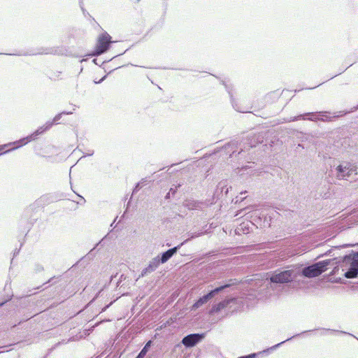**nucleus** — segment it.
Returning a JSON list of instances; mask_svg holds the SVG:
<instances>
[{"instance_id":"obj_24","label":"nucleus","mask_w":358,"mask_h":358,"mask_svg":"<svg viewBox=\"0 0 358 358\" xmlns=\"http://www.w3.org/2000/svg\"><path fill=\"white\" fill-rule=\"evenodd\" d=\"M177 190H178V187H171L169 192L166 194V195L165 196V199L168 200L169 199L171 196H174L175 194H176L177 192Z\"/></svg>"},{"instance_id":"obj_18","label":"nucleus","mask_w":358,"mask_h":358,"mask_svg":"<svg viewBox=\"0 0 358 358\" xmlns=\"http://www.w3.org/2000/svg\"><path fill=\"white\" fill-rule=\"evenodd\" d=\"M152 345V341H148L143 348L141 349L140 352L138 354V355L136 357V358H144L148 352L150 350L151 346Z\"/></svg>"},{"instance_id":"obj_36","label":"nucleus","mask_w":358,"mask_h":358,"mask_svg":"<svg viewBox=\"0 0 358 358\" xmlns=\"http://www.w3.org/2000/svg\"><path fill=\"white\" fill-rule=\"evenodd\" d=\"M120 355H119L117 353L114 355V358H120Z\"/></svg>"},{"instance_id":"obj_26","label":"nucleus","mask_w":358,"mask_h":358,"mask_svg":"<svg viewBox=\"0 0 358 358\" xmlns=\"http://www.w3.org/2000/svg\"><path fill=\"white\" fill-rule=\"evenodd\" d=\"M143 187V182H138L136 184L135 187H134L133 189V192L132 194H134L136 193H137L140 189H141Z\"/></svg>"},{"instance_id":"obj_21","label":"nucleus","mask_w":358,"mask_h":358,"mask_svg":"<svg viewBox=\"0 0 358 358\" xmlns=\"http://www.w3.org/2000/svg\"><path fill=\"white\" fill-rule=\"evenodd\" d=\"M55 198L50 194L43 195L38 201L39 203H50L52 202Z\"/></svg>"},{"instance_id":"obj_11","label":"nucleus","mask_w":358,"mask_h":358,"mask_svg":"<svg viewBox=\"0 0 358 358\" xmlns=\"http://www.w3.org/2000/svg\"><path fill=\"white\" fill-rule=\"evenodd\" d=\"M187 241V240L185 241L183 243L175 246L173 248H169V250L159 253L156 257L159 260L161 264H165L170 259H171L179 250L181 246Z\"/></svg>"},{"instance_id":"obj_19","label":"nucleus","mask_w":358,"mask_h":358,"mask_svg":"<svg viewBox=\"0 0 358 358\" xmlns=\"http://www.w3.org/2000/svg\"><path fill=\"white\" fill-rule=\"evenodd\" d=\"M336 259V257L334 258V259H325V260H323V261H320V262H316L318 267L322 270V273L324 271H325L327 268H328V266L331 264V263L335 260Z\"/></svg>"},{"instance_id":"obj_42","label":"nucleus","mask_w":358,"mask_h":358,"mask_svg":"<svg viewBox=\"0 0 358 358\" xmlns=\"http://www.w3.org/2000/svg\"><path fill=\"white\" fill-rule=\"evenodd\" d=\"M357 245H358V243H357Z\"/></svg>"},{"instance_id":"obj_10","label":"nucleus","mask_w":358,"mask_h":358,"mask_svg":"<svg viewBox=\"0 0 358 358\" xmlns=\"http://www.w3.org/2000/svg\"><path fill=\"white\" fill-rule=\"evenodd\" d=\"M205 336V333L189 334L182 338L181 343L186 348H192L201 342L204 339Z\"/></svg>"},{"instance_id":"obj_15","label":"nucleus","mask_w":358,"mask_h":358,"mask_svg":"<svg viewBox=\"0 0 358 358\" xmlns=\"http://www.w3.org/2000/svg\"><path fill=\"white\" fill-rule=\"evenodd\" d=\"M41 53L60 55L64 54V50L59 47L46 48H42Z\"/></svg>"},{"instance_id":"obj_1","label":"nucleus","mask_w":358,"mask_h":358,"mask_svg":"<svg viewBox=\"0 0 358 358\" xmlns=\"http://www.w3.org/2000/svg\"><path fill=\"white\" fill-rule=\"evenodd\" d=\"M53 125V122H50L48 121L45 123V125L38 127L34 133L27 136L22 138L18 141L9 143L8 144H4L0 145V155L7 153L10 151L15 150L17 148H20L31 141L34 140L38 135L43 134L46 131L49 130Z\"/></svg>"},{"instance_id":"obj_7","label":"nucleus","mask_w":358,"mask_h":358,"mask_svg":"<svg viewBox=\"0 0 358 358\" xmlns=\"http://www.w3.org/2000/svg\"><path fill=\"white\" fill-rule=\"evenodd\" d=\"M318 329H315V330H317ZM315 331V329H314ZM310 331H313V330H307V331H302L301 333L300 334H296L288 338H287L286 340L279 343H277L264 350H262L261 352H259L257 353H251V354H249V355H243V356H240L238 357V358H257L259 355H264V354H268L270 353L271 352H273L275 350H276L277 348H278L280 346H281L282 344H284L285 343L287 342V341H291L292 339L294 338H296L302 334H306L308 332H310Z\"/></svg>"},{"instance_id":"obj_8","label":"nucleus","mask_w":358,"mask_h":358,"mask_svg":"<svg viewBox=\"0 0 358 358\" xmlns=\"http://www.w3.org/2000/svg\"><path fill=\"white\" fill-rule=\"evenodd\" d=\"M295 269L297 271L298 279L302 277L313 278L322 273V270L318 267L317 263Z\"/></svg>"},{"instance_id":"obj_3","label":"nucleus","mask_w":358,"mask_h":358,"mask_svg":"<svg viewBox=\"0 0 358 358\" xmlns=\"http://www.w3.org/2000/svg\"><path fill=\"white\" fill-rule=\"evenodd\" d=\"M346 110L339 111L338 115H334L331 116V112L329 111H319V112H310V113H305L303 114H300L299 115L291 117L288 122H294L299 120H308L310 121H323V122H331L334 120L336 118L341 117L343 112Z\"/></svg>"},{"instance_id":"obj_9","label":"nucleus","mask_w":358,"mask_h":358,"mask_svg":"<svg viewBox=\"0 0 358 358\" xmlns=\"http://www.w3.org/2000/svg\"><path fill=\"white\" fill-rule=\"evenodd\" d=\"M111 43V36L108 33L101 34L99 36L94 55H101L106 52L110 49Z\"/></svg>"},{"instance_id":"obj_12","label":"nucleus","mask_w":358,"mask_h":358,"mask_svg":"<svg viewBox=\"0 0 358 358\" xmlns=\"http://www.w3.org/2000/svg\"><path fill=\"white\" fill-rule=\"evenodd\" d=\"M264 136L261 134L248 135L246 138V141L244 142V145H247L249 148H254L257 145L263 142Z\"/></svg>"},{"instance_id":"obj_20","label":"nucleus","mask_w":358,"mask_h":358,"mask_svg":"<svg viewBox=\"0 0 358 358\" xmlns=\"http://www.w3.org/2000/svg\"><path fill=\"white\" fill-rule=\"evenodd\" d=\"M321 330L322 331L321 332V335L323 336L325 334V332H327V331H329V332H331V333H338V334H348V335H350L355 338L357 339V338L354 336L353 334H350V333H348L346 331H341V330H336V329H327V328H322L321 329Z\"/></svg>"},{"instance_id":"obj_2","label":"nucleus","mask_w":358,"mask_h":358,"mask_svg":"<svg viewBox=\"0 0 358 358\" xmlns=\"http://www.w3.org/2000/svg\"><path fill=\"white\" fill-rule=\"evenodd\" d=\"M343 275L346 278H355L358 276V252L353 250L343 257L341 263Z\"/></svg>"},{"instance_id":"obj_32","label":"nucleus","mask_w":358,"mask_h":358,"mask_svg":"<svg viewBox=\"0 0 358 358\" xmlns=\"http://www.w3.org/2000/svg\"><path fill=\"white\" fill-rule=\"evenodd\" d=\"M94 155V150H89L86 155L87 156H92Z\"/></svg>"},{"instance_id":"obj_33","label":"nucleus","mask_w":358,"mask_h":358,"mask_svg":"<svg viewBox=\"0 0 358 358\" xmlns=\"http://www.w3.org/2000/svg\"><path fill=\"white\" fill-rule=\"evenodd\" d=\"M106 76H103L99 81L98 82H95L96 83H101L105 78H106Z\"/></svg>"},{"instance_id":"obj_5","label":"nucleus","mask_w":358,"mask_h":358,"mask_svg":"<svg viewBox=\"0 0 358 358\" xmlns=\"http://www.w3.org/2000/svg\"><path fill=\"white\" fill-rule=\"evenodd\" d=\"M231 286L229 283H224L223 285H219L214 289L208 291L206 294L201 296L199 299H197L191 307V310H195L202 306L206 304L208 301H210L213 298H214L216 295L220 293L224 292L227 288H229Z\"/></svg>"},{"instance_id":"obj_28","label":"nucleus","mask_w":358,"mask_h":358,"mask_svg":"<svg viewBox=\"0 0 358 358\" xmlns=\"http://www.w3.org/2000/svg\"><path fill=\"white\" fill-rule=\"evenodd\" d=\"M357 110H358V104L356 106L352 107L350 110L343 112V113L341 115H345L347 114L353 113L354 111H355Z\"/></svg>"},{"instance_id":"obj_17","label":"nucleus","mask_w":358,"mask_h":358,"mask_svg":"<svg viewBox=\"0 0 358 358\" xmlns=\"http://www.w3.org/2000/svg\"><path fill=\"white\" fill-rule=\"evenodd\" d=\"M183 205L189 210H194L200 207L201 203L195 200H186L184 201Z\"/></svg>"},{"instance_id":"obj_37","label":"nucleus","mask_w":358,"mask_h":358,"mask_svg":"<svg viewBox=\"0 0 358 358\" xmlns=\"http://www.w3.org/2000/svg\"><path fill=\"white\" fill-rule=\"evenodd\" d=\"M243 151L242 148H240V151H238V155H240Z\"/></svg>"},{"instance_id":"obj_38","label":"nucleus","mask_w":358,"mask_h":358,"mask_svg":"<svg viewBox=\"0 0 358 358\" xmlns=\"http://www.w3.org/2000/svg\"><path fill=\"white\" fill-rule=\"evenodd\" d=\"M309 249L308 248H305L304 249L302 250L301 252H306V250H308Z\"/></svg>"},{"instance_id":"obj_30","label":"nucleus","mask_w":358,"mask_h":358,"mask_svg":"<svg viewBox=\"0 0 358 358\" xmlns=\"http://www.w3.org/2000/svg\"><path fill=\"white\" fill-rule=\"evenodd\" d=\"M331 250H329L327 252H325L324 254H322V255H319L317 257H322L324 255H330L331 254Z\"/></svg>"},{"instance_id":"obj_13","label":"nucleus","mask_w":358,"mask_h":358,"mask_svg":"<svg viewBox=\"0 0 358 358\" xmlns=\"http://www.w3.org/2000/svg\"><path fill=\"white\" fill-rule=\"evenodd\" d=\"M160 264L161 263L159 262V260L155 257L150 262L148 266L146 268H145L144 269H143V271L141 272V275L145 276L147 274L155 271L157 268V267L159 266Z\"/></svg>"},{"instance_id":"obj_14","label":"nucleus","mask_w":358,"mask_h":358,"mask_svg":"<svg viewBox=\"0 0 358 358\" xmlns=\"http://www.w3.org/2000/svg\"><path fill=\"white\" fill-rule=\"evenodd\" d=\"M222 84L224 86L226 90L227 91L228 94H229V96H230V99H231V105L234 108V110H236V111L238 112H240V113H244V110H241L238 106V103H236V101L234 100V99L233 98V95L231 92V88L229 86H228L226 83L225 81L224 80H222L221 81Z\"/></svg>"},{"instance_id":"obj_35","label":"nucleus","mask_w":358,"mask_h":358,"mask_svg":"<svg viewBox=\"0 0 358 358\" xmlns=\"http://www.w3.org/2000/svg\"><path fill=\"white\" fill-rule=\"evenodd\" d=\"M6 302V301H3L2 302H0V307L3 306Z\"/></svg>"},{"instance_id":"obj_23","label":"nucleus","mask_w":358,"mask_h":358,"mask_svg":"<svg viewBox=\"0 0 358 358\" xmlns=\"http://www.w3.org/2000/svg\"><path fill=\"white\" fill-rule=\"evenodd\" d=\"M223 308H224V306L221 303H217V304H214L212 306V308H211V309L210 310V314H213V313H218Z\"/></svg>"},{"instance_id":"obj_34","label":"nucleus","mask_w":358,"mask_h":358,"mask_svg":"<svg viewBox=\"0 0 358 358\" xmlns=\"http://www.w3.org/2000/svg\"><path fill=\"white\" fill-rule=\"evenodd\" d=\"M77 195L81 199V200L83 201V203H85V198L83 196H82L81 195L78 194H77Z\"/></svg>"},{"instance_id":"obj_29","label":"nucleus","mask_w":358,"mask_h":358,"mask_svg":"<svg viewBox=\"0 0 358 358\" xmlns=\"http://www.w3.org/2000/svg\"><path fill=\"white\" fill-rule=\"evenodd\" d=\"M354 245H355L354 244H349V245H340V246H335V247H333V248H335V249H338V248H341L352 247Z\"/></svg>"},{"instance_id":"obj_39","label":"nucleus","mask_w":358,"mask_h":358,"mask_svg":"<svg viewBox=\"0 0 358 358\" xmlns=\"http://www.w3.org/2000/svg\"><path fill=\"white\" fill-rule=\"evenodd\" d=\"M325 245H321V244H317L316 246L318 247V246H324Z\"/></svg>"},{"instance_id":"obj_22","label":"nucleus","mask_w":358,"mask_h":358,"mask_svg":"<svg viewBox=\"0 0 358 358\" xmlns=\"http://www.w3.org/2000/svg\"><path fill=\"white\" fill-rule=\"evenodd\" d=\"M73 113L72 111H66V110H64L58 114H57L52 121L51 122H53V124H58V121L62 118V115H71Z\"/></svg>"},{"instance_id":"obj_27","label":"nucleus","mask_w":358,"mask_h":358,"mask_svg":"<svg viewBox=\"0 0 358 358\" xmlns=\"http://www.w3.org/2000/svg\"><path fill=\"white\" fill-rule=\"evenodd\" d=\"M44 270V268L43 266L41 265V264H36L34 266V271L36 272V273H39V272H41Z\"/></svg>"},{"instance_id":"obj_4","label":"nucleus","mask_w":358,"mask_h":358,"mask_svg":"<svg viewBox=\"0 0 358 358\" xmlns=\"http://www.w3.org/2000/svg\"><path fill=\"white\" fill-rule=\"evenodd\" d=\"M271 282L287 284L292 281H299L296 269L277 270L270 277Z\"/></svg>"},{"instance_id":"obj_40","label":"nucleus","mask_w":358,"mask_h":358,"mask_svg":"<svg viewBox=\"0 0 358 358\" xmlns=\"http://www.w3.org/2000/svg\"><path fill=\"white\" fill-rule=\"evenodd\" d=\"M316 87H317V86H315V87H309L308 89H310H310H315Z\"/></svg>"},{"instance_id":"obj_6","label":"nucleus","mask_w":358,"mask_h":358,"mask_svg":"<svg viewBox=\"0 0 358 358\" xmlns=\"http://www.w3.org/2000/svg\"><path fill=\"white\" fill-rule=\"evenodd\" d=\"M337 178L339 180H348L353 174L357 175L356 168L348 162H342L336 169Z\"/></svg>"},{"instance_id":"obj_31","label":"nucleus","mask_w":358,"mask_h":358,"mask_svg":"<svg viewBox=\"0 0 358 358\" xmlns=\"http://www.w3.org/2000/svg\"><path fill=\"white\" fill-rule=\"evenodd\" d=\"M20 250V248L15 249V250L14 251V253H13V257H16L19 254Z\"/></svg>"},{"instance_id":"obj_41","label":"nucleus","mask_w":358,"mask_h":358,"mask_svg":"<svg viewBox=\"0 0 358 358\" xmlns=\"http://www.w3.org/2000/svg\"><path fill=\"white\" fill-rule=\"evenodd\" d=\"M109 306H110V304H109L107 307L104 308L103 310H106V308H107Z\"/></svg>"},{"instance_id":"obj_16","label":"nucleus","mask_w":358,"mask_h":358,"mask_svg":"<svg viewBox=\"0 0 358 358\" xmlns=\"http://www.w3.org/2000/svg\"><path fill=\"white\" fill-rule=\"evenodd\" d=\"M241 143H238V141L236 140L231 141L229 143L226 144L225 149L228 151H229V150L232 151V153L230 155L231 157L235 155V153L236 152V150H234V148H238V146H241Z\"/></svg>"},{"instance_id":"obj_25","label":"nucleus","mask_w":358,"mask_h":358,"mask_svg":"<svg viewBox=\"0 0 358 358\" xmlns=\"http://www.w3.org/2000/svg\"><path fill=\"white\" fill-rule=\"evenodd\" d=\"M202 234H203V232H192V233H189V238L188 240H192V239H194L196 237H199L200 236H201Z\"/></svg>"}]
</instances>
